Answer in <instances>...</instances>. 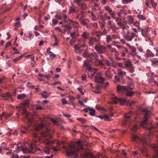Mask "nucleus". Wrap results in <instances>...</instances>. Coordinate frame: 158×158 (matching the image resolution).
I'll return each instance as SVG.
<instances>
[{"label":"nucleus","mask_w":158,"mask_h":158,"mask_svg":"<svg viewBox=\"0 0 158 158\" xmlns=\"http://www.w3.org/2000/svg\"><path fill=\"white\" fill-rule=\"evenodd\" d=\"M35 129L37 131H40L42 136V138H40L37 134L34 133L32 135L33 140L35 142H39L46 145L54 143V141L49 140V139L52 137V131H50L44 124L40 123L38 125L35 127Z\"/></svg>","instance_id":"obj_1"},{"label":"nucleus","mask_w":158,"mask_h":158,"mask_svg":"<svg viewBox=\"0 0 158 158\" xmlns=\"http://www.w3.org/2000/svg\"><path fill=\"white\" fill-rule=\"evenodd\" d=\"M141 111L144 115L143 119L141 122V126L149 131V135L155 134L158 138V123L156 126H154L152 123L148 120L151 114L150 111L146 109H143Z\"/></svg>","instance_id":"obj_2"},{"label":"nucleus","mask_w":158,"mask_h":158,"mask_svg":"<svg viewBox=\"0 0 158 158\" xmlns=\"http://www.w3.org/2000/svg\"><path fill=\"white\" fill-rule=\"evenodd\" d=\"M13 148V149L10 150V154L12 151H16L17 150L22 151L24 152H33L35 151H38L41 153L43 152L46 153H49L50 150V147L46 146L43 150L38 148L36 145L34 143H31L29 146V148L25 145V144L19 145L15 144L10 145V148Z\"/></svg>","instance_id":"obj_3"},{"label":"nucleus","mask_w":158,"mask_h":158,"mask_svg":"<svg viewBox=\"0 0 158 158\" xmlns=\"http://www.w3.org/2000/svg\"><path fill=\"white\" fill-rule=\"evenodd\" d=\"M64 149L68 156H71L74 158H78V153L80 150H83V147L80 144L76 146L73 144H70L68 147H64Z\"/></svg>","instance_id":"obj_4"},{"label":"nucleus","mask_w":158,"mask_h":158,"mask_svg":"<svg viewBox=\"0 0 158 158\" xmlns=\"http://www.w3.org/2000/svg\"><path fill=\"white\" fill-rule=\"evenodd\" d=\"M132 112H130L129 113L125 114L123 125H125L126 124L129 125L130 123L131 124L129 126L130 128L133 131H135L137 130L138 127L137 124H135L134 122H131V117L132 116Z\"/></svg>","instance_id":"obj_5"},{"label":"nucleus","mask_w":158,"mask_h":158,"mask_svg":"<svg viewBox=\"0 0 158 158\" xmlns=\"http://www.w3.org/2000/svg\"><path fill=\"white\" fill-rule=\"evenodd\" d=\"M90 56L94 58V60L95 61L93 63V64L95 66H98L99 65L104 66L105 64L109 67L111 66V64L106 59H99L98 56L96 53H94V54L91 55Z\"/></svg>","instance_id":"obj_6"},{"label":"nucleus","mask_w":158,"mask_h":158,"mask_svg":"<svg viewBox=\"0 0 158 158\" xmlns=\"http://www.w3.org/2000/svg\"><path fill=\"white\" fill-rule=\"evenodd\" d=\"M149 137V135H145L141 138L140 136L135 134L132 135L131 140L133 142H136L144 145L148 144V142L150 140V139H148Z\"/></svg>","instance_id":"obj_7"},{"label":"nucleus","mask_w":158,"mask_h":158,"mask_svg":"<svg viewBox=\"0 0 158 158\" xmlns=\"http://www.w3.org/2000/svg\"><path fill=\"white\" fill-rule=\"evenodd\" d=\"M117 89L118 93L124 94L127 96H131L134 94V92L132 91V88L129 87L118 85L117 86Z\"/></svg>","instance_id":"obj_8"},{"label":"nucleus","mask_w":158,"mask_h":158,"mask_svg":"<svg viewBox=\"0 0 158 158\" xmlns=\"http://www.w3.org/2000/svg\"><path fill=\"white\" fill-rule=\"evenodd\" d=\"M89 72L88 73V77L92 78L91 77L95 76L94 81L95 82L102 83L105 80V79L101 77L98 76L97 75V69H92L90 70H89Z\"/></svg>","instance_id":"obj_9"},{"label":"nucleus","mask_w":158,"mask_h":158,"mask_svg":"<svg viewBox=\"0 0 158 158\" xmlns=\"http://www.w3.org/2000/svg\"><path fill=\"white\" fill-rule=\"evenodd\" d=\"M87 45L85 43L83 42L81 44H77L74 45V51L77 54H80L83 51V48Z\"/></svg>","instance_id":"obj_10"},{"label":"nucleus","mask_w":158,"mask_h":158,"mask_svg":"<svg viewBox=\"0 0 158 158\" xmlns=\"http://www.w3.org/2000/svg\"><path fill=\"white\" fill-rule=\"evenodd\" d=\"M82 158H107L106 156L101 154H99L98 156H94L90 153L85 152L83 154H81Z\"/></svg>","instance_id":"obj_11"},{"label":"nucleus","mask_w":158,"mask_h":158,"mask_svg":"<svg viewBox=\"0 0 158 158\" xmlns=\"http://www.w3.org/2000/svg\"><path fill=\"white\" fill-rule=\"evenodd\" d=\"M130 32L129 30L123 34L125 39L129 41H131L135 37L137 36V35L135 32H131L130 35Z\"/></svg>","instance_id":"obj_12"},{"label":"nucleus","mask_w":158,"mask_h":158,"mask_svg":"<svg viewBox=\"0 0 158 158\" xmlns=\"http://www.w3.org/2000/svg\"><path fill=\"white\" fill-rule=\"evenodd\" d=\"M94 48L98 54L104 53L106 50L105 47L98 44L95 45Z\"/></svg>","instance_id":"obj_13"},{"label":"nucleus","mask_w":158,"mask_h":158,"mask_svg":"<svg viewBox=\"0 0 158 158\" xmlns=\"http://www.w3.org/2000/svg\"><path fill=\"white\" fill-rule=\"evenodd\" d=\"M112 103H117L119 102L121 105H123L127 102V100L124 98H118L117 97H114L112 98Z\"/></svg>","instance_id":"obj_14"},{"label":"nucleus","mask_w":158,"mask_h":158,"mask_svg":"<svg viewBox=\"0 0 158 158\" xmlns=\"http://www.w3.org/2000/svg\"><path fill=\"white\" fill-rule=\"evenodd\" d=\"M99 40L95 37H90L88 40L87 43L88 45L92 46L94 44H97L99 42Z\"/></svg>","instance_id":"obj_15"},{"label":"nucleus","mask_w":158,"mask_h":158,"mask_svg":"<svg viewBox=\"0 0 158 158\" xmlns=\"http://www.w3.org/2000/svg\"><path fill=\"white\" fill-rule=\"evenodd\" d=\"M87 49L88 48L87 47L86 49L84 50L83 49V51L84 52L83 53L82 56L85 58H87L88 57H89L90 58H91V61H93V60H94V58L93 57H91L90 56L92 54H94V53H91L90 54H89Z\"/></svg>","instance_id":"obj_16"},{"label":"nucleus","mask_w":158,"mask_h":158,"mask_svg":"<svg viewBox=\"0 0 158 158\" xmlns=\"http://www.w3.org/2000/svg\"><path fill=\"white\" fill-rule=\"evenodd\" d=\"M110 68H108L107 70L105 72V75L106 77L108 79H111L113 76V74L111 73L110 71Z\"/></svg>","instance_id":"obj_17"},{"label":"nucleus","mask_w":158,"mask_h":158,"mask_svg":"<svg viewBox=\"0 0 158 158\" xmlns=\"http://www.w3.org/2000/svg\"><path fill=\"white\" fill-rule=\"evenodd\" d=\"M81 36L83 38L82 41L83 42H85V43L86 40H88L90 37V34L85 31L82 32V34L81 35Z\"/></svg>","instance_id":"obj_18"},{"label":"nucleus","mask_w":158,"mask_h":158,"mask_svg":"<svg viewBox=\"0 0 158 158\" xmlns=\"http://www.w3.org/2000/svg\"><path fill=\"white\" fill-rule=\"evenodd\" d=\"M55 17L59 19H63L65 22H68L69 19L67 17V15H63L62 17L60 15H55Z\"/></svg>","instance_id":"obj_19"},{"label":"nucleus","mask_w":158,"mask_h":158,"mask_svg":"<svg viewBox=\"0 0 158 158\" xmlns=\"http://www.w3.org/2000/svg\"><path fill=\"white\" fill-rule=\"evenodd\" d=\"M108 28L109 29H111L114 31L118 29L116 27L115 25L113 23V22L111 21H109L108 22Z\"/></svg>","instance_id":"obj_20"},{"label":"nucleus","mask_w":158,"mask_h":158,"mask_svg":"<svg viewBox=\"0 0 158 158\" xmlns=\"http://www.w3.org/2000/svg\"><path fill=\"white\" fill-rule=\"evenodd\" d=\"M73 31L71 32L70 35L72 37L76 38V37L79 36L78 33V30L77 28H75L74 29Z\"/></svg>","instance_id":"obj_21"},{"label":"nucleus","mask_w":158,"mask_h":158,"mask_svg":"<svg viewBox=\"0 0 158 158\" xmlns=\"http://www.w3.org/2000/svg\"><path fill=\"white\" fill-rule=\"evenodd\" d=\"M120 52L121 54V56L122 57H124L126 56V54L128 53V50L126 48H121L120 50Z\"/></svg>","instance_id":"obj_22"},{"label":"nucleus","mask_w":158,"mask_h":158,"mask_svg":"<svg viewBox=\"0 0 158 158\" xmlns=\"http://www.w3.org/2000/svg\"><path fill=\"white\" fill-rule=\"evenodd\" d=\"M83 67L88 70H90L92 68L90 66V63L88 62V61H85L84 63Z\"/></svg>","instance_id":"obj_23"},{"label":"nucleus","mask_w":158,"mask_h":158,"mask_svg":"<svg viewBox=\"0 0 158 158\" xmlns=\"http://www.w3.org/2000/svg\"><path fill=\"white\" fill-rule=\"evenodd\" d=\"M109 84L108 82H106V84H101L98 85H97L96 88L98 89L103 87L104 89H106L108 86Z\"/></svg>","instance_id":"obj_24"},{"label":"nucleus","mask_w":158,"mask_h":158,"mask_svg":"<svg viewBox=\"0 0 158 158\" xmlns=\"http://www.w3.org/2000/svg\"><path fill=\"white\" fill-rule=\"evenodd\" d=\"M152 62L151 65L152 66H158V58H154L151 60Z\"/></svg>","instance_id":"obj_25"},{"label":"nucleus","mask_w":158,"mask_h":158,"mask_svg":"<svg viewBox=\"0 0 158 158\" xmlns=\"http://www.w3.org/2000/svg\"><path fill=\"white\" fill-rule=\"evenodd\" d=\"M153 148L154 150L155 155L154 156L155 158H158V146L153 145Z\"/></svg>","instance_id":"obj_26"},{"label":"nucleus","mask_w":158,"mask_h":158,"mask_svg":"<svg viewBox=\"0 0 158 158\" xmlns=\"http://www.w3.org/2000/svg\"><path fill=\"white\" fill-rule=\"evenodd\" d=\"M73 25L70 24H68L64 26L63 25L62 26V27H64L67 30L69 33L71 32V30L73 28Z\"/></svg>","instance_id":"obj_27"},{"label":"nucleus","mask_w":158,"mask_h":158,"mask_svg":"<svg viewBox=\"0 0 158 158\" xmlns=\"http://www.w3.org/2000/svg\"><path fill=\"white\" fill-rule=\"evenodd\" d=\"M40 94L43 98H46L49 96L50 93L46 91H43Z\"/></svg>","instance_id":"obj_28"},{"label":"nucleus","mask_w":158,"mask_h":158,"mask_svg":"<svg viewBox=\"0 0 158 158\" xmlns=\"http://www.w3.org/2000/svg\"><path fill=\"white\" fill-rule=\"evenodd\" d=\"M124 65L125 66L126 68H128L133 65V64L131 63L130 60H128L125 62Z\"/></svg>","instance_id":"obj_29"},{"label":"nucleus","mask_w":158,"mask_h":158,"mask_svg":"<svg viewBox=\"0 0 158 158\" xmlns=\"http://www.w3.org/2000/svg\"><path fill=\"white\" fill-rule=\"evenodd\" d=\"M141 31L142 35L145 38H148L149 40H150V38L149 37L148 34L143 29H141Z\"/></svg>","instance_id":"obj_30"},{"label":"nucleus","mask_w":158,"mask_h":158,"mask_svg":"<svg viewBox=\"0 0 158 158\" xmlns=\"http://www.w3.org/2000/svg\"><path fill=\"white\" fill-rule=\"evenodd\" d=\"M89 20L88 19H85L84 20L80 22L81 24L84 26H86L88 25Z\"/></svg>","instance_id":"obj_31"},{"label":"nucleus","mask_w":158,"mask_h":158,"mask_svg":"<svg viewBox=\"0 0 158 158\" xmlns=\"http://www.w3.org/2000/svg\"><path fill=\"white\" fill-rule=\"evenodd\" d=\"M146 55L150 57H153L155 56L154 54L149 49L147 50Z\"/></svg>","instance_id":"obj_32"},{"label":"nucleus","mask_w":158,"mask_h":158,"mask_svg":"<svg viewBox=\"0 0 158 158\" xmlns=\"http://www.w3.org/2000/svg\"><path fill=\"white\" fill-rule=\"evenodd\" d=\"M118 73L119 76L122 77L124 75L126 74V72H123L122 70L119 69L118 70Z\"/></svg>","instance_id":"obj_33"},{"label":"nucleus","mask_w":158,"mask_h":158,"mask_svg":"<svg viewBox=\"0 0 158 158\" xmlns=\"http://www.w3.org/2000/svg\"><path fill=\"white\" fill-rule=\"evenodd\" d=\"M90 109L89 110V114L92 116H94L95 115V110L93 108H91L90 107V108L89 109Z\"/></svg>","instance_id":"obj_34"},{"label":"nucleus","mask_w":158,"mask_h":158,"mask_svg":"<svg viewBox=\"0 0 158 158\" xmlns=\"http://www.w3.org/2000/svg\"><path fill=\"white\" fill-rule=\"evenodd\" d=\"M107 11L108 12L109 14L111 15L113 19H115V13L114 12H113V11L111 9L108 10Z\"/></svg>","instance_id":"obj_35"},{"label":"nucleus","mask_w":158,"mask_h":158,"mask_svg":"<svg viewBox=\"0 0 158 158\" xmlns=\"http://www.w3.org/2000/svg\"><path fill=\"white\" fill-rule=\"evenodd\" d=\"M26 96V94H19L17 96V98L19 99H22L25 98Z\"/></svg>","instance_id":"obj_36"},{"label":"nucleus","mask_w":158,"mask_h":158,"mask_svg":"<svg viewBox=\"0 0 158 158\" xmlns=\"http://www.w3.org/2000/svg\"><path fill=\"white\" fill-rule=\"evenodd\" d=\"M129 27L128 26H125L124 27H123L122 29L123 30V34L129 31Z\"/></svg>","instance_id":"obj_37"},{"label":"nucleus","mask_w":158,"mask_h":158,"mask_svg":"<svg viewBox=\"0 0 158 158\" xmlns=\"http://www.w3.org/2000/svg\"><path fill=\"white\" fill-rule=\"evenodd\" d=\"M128 20L130 24H131L133 23L134 19L132 16L130 15L128 16Z\"/></svg>","instance_id":"obj_38"},{"label":"nucleus","mask_w":158,"mask_h":158,"mask_svg":"<svg viewBox=\"0 0 158 158\" xmlns=\"http://www.w3.org/2000/svg\"><path fill=\"white\" fill-rule=\"evenodd\" d=\"M91 15L92 16V19L94 21H96L97 20V16L95 15L93 12L91 13Z\"/></svg>","instance_id":"obj_39"},{"label":"nucleus","mask_w":158,"mask_h":158,"mask_svg":"<svg viewBox=\"0 0 158 158\" xmlns=\"http://www.w3.org/2000/svg\"><path fill=\"white\" fill-rule=\"evenodd\" d=\"M129 69V72L130 73H133L135 71L134 67L133 65L127 68Z\"/></svg>","instance_id":"obj_40"},{"label":"nucleus","mask_w":158,"mask_h":158,"mask_svg":"<svg viewBox=\"0 0 158 158\" xmlns=\"http://www.w3.org/2000/svg\"><path fill=\"white\" fill-rule=\"evenodd\" d=\"M77 120L81 122L82 124H84L86 123V120L82 118H79L77 119Z\"/></svg>","instance_id":"obj_41"},{"label":"nucleus","mask_w":158,"mask_h":158,"mask_svg":"<svg viewBox=\"0 0 158 158\" xmlns=\"http://www.w3.org/2000/svg\"><path fill=\"white\" fill-rule=\"evenodd\" d=\"M112 38L111 35H106V41L107 42H109L112 40Z\"/></svg>","instance_id":"obj_42"},{"label":"nucleus","mask_w":158,"mask_h":158,"mask_svg":"<svg viewBox=\"0 0 158 158\" xmlns=\"http://www.w3.org/2000/svg\"><path fill=\"white\" fill-rule=\"evenodd\" d=\"M39 76L41 77H44L45 78H48L50 77V76L49 75H48L47 74H39Z\"/></svg>","instance_id":"obj_43"},{"label":"nucleus","mask_w":158,"mask_h":158,"mask_svg":"<svg viewBox=\"0 0 158 158\" xmlns=\"http://www.w3.org/2000/svg\"><path fill=\"white\" fill-rule=\"evenodd\" d=\"M23 57V55H21L17 57L13 60V61L16 63L17 61L19 60Z\"/></svg>","instance_id":"obj_44"},{"label":"nucleus","mask_w":158,"mask_h":158,"mask_svg":"<svg viewBox=\"0 0 158 158\" xmlns=\"http://www.w3.org/2000/svg\"><path fill=\"white\" fill-rule=\"evenodd\" d=\"M138 18L142 20H144L146 19L145 17L143 15H139L138 16Z\"/></svg>","instance_id":"obj_45"},{"label":"nucleus","mask_w":158,"mask_h":158,"mask_svg":"<svg viewBox=\"0 0 158 158\" xmlns=\"http://www.w3.org/2000/svg\"><path fill=\"white\" fill-rule=\"evenodd\" d=\"M69 14L73 13L76 12V10L75 9L72 7H70L69 9Z\"/></svg>","instance_id":"obj_46"},{"label":"nucleus","mask_w":158,"mask_h":158,"mask_svg":"<svg viewBox=\"0 0 158 158\" xmlns=\"http://www.w3.org/2000/svg\"><path fill=\"white\" fill-rule=\"evenodd\" d=\"M151 3L153 7H156L157 6V3L153 0H151Z\"/></svg>","instance_id":"obj_47"},{"label":"nucleus","mask_w":158,"mask_h":158,"mask_svg":"<svg viewBox=\"0 0 158 158\" xmlns=\"http://www.w3.org/2000/svg\"><path fill=\"white\" fill-rule=\"evenodd\" d=\"M76 42V40L74 39H72L70 40L69 41V44L70 45H73V44Z\"/></svg>","instance_id":"obj_48"},{"label":"nucleus","mask_w":158,"mask_h":158,"mask_svg":"<svg viewBox=\"0 0 158 158\" xmlns=\"http://www.w3.org/2000/svg\"><path fill=\"white\" fill-rule=\"evenodd\" d=\"M77 18L79 20L80 22L85 19L83 16H81L80 17L77 16Z\"/></svg>","instance_id":"obj_49"},{"label":"nucleus","mask_w":158,"mask_h":158,"mask_svg":"<svg viewBox=\"0 0 158 158\" xmlns=\"http://www.w3.org/2000/svg\"><path fill=\"white\" fill-rule=\"evenodd\" d=\"M108 114H105L104 115V118H105V121H107L109 120V118Z\"/></svg>","instance_id":"obj_50"},{"label":"nucleus","mask_w":158,"mask_h":158,"mask_svg":"<svg viewBox=\"0 0 158 158\" xmlns=\"http://www.w3.org/2000/svg\"><path fill=\"white\" fill-rule=\"evenodd\" d=\"M29 101L28 100H25L23 102V106H26L29 104Z\"/></svg>","instance_id":"obj_51"},{"label":"nucleus","mask_w":158,"mask_h":158,"mask_svg":"<svg viewBox=\"0 0 158 158\" xmlns=\"http://www.w3.org/2000/svg\"><path fill=\"white\" fill-rule=\"evenodd\" d=\"M131 50V52L133 53L135 52L136 51V49L133 46H132L130 48Z\"/></svg>","instance_id":"obj_52"},{"label":"nucleus","mask_w":158,"mask_h":158,"mask_svg":"<svg viewBox=\"0 0 158 158\" xmlns=\"http://www.w3.org/2000/svg\"><path fill=\"white\" fill-rule=\"evenodd\" d=\"M111 35L112 39L114 40H116L117 39H118L119 38V37L117 35Z\"/></svg>","instance_id":"obj_53"},{"label":"nucleus","mask_w":158,"mask_h":158,"mask_svg":"<svg viewBox=\"0 0 158 158\" xmlns=\"http://www.w3.org/2000/svg\"><path fill=\"white\" fill-rule=\"evenodd\" d=\"M133 0H122V2L124 4H126L130 2L133 1Z\"/></svg>","instance_id":"obj_54"},{"label":"nucleus","mask_w":158,"mask_h":158,"mask_svg":"<svg viewBox=\"0 0 158 158\" xmlns=\"http://www.w3.org/2000/svg\"><path fill=\"white\" fill-rule=\"evenodd\" d=\"M117 24L120 27L121 29H122L123 27L125 26L123 25V24L121 22H117Z\"/></svg>","instance_id":"obj_55"},{"label":"nucleus","mask_w":158,"mask_h":158,"mask_svg":"<svg viewBox=\"0 0 158 158\" xmlns=\"http://www.w3.org/2000/svg\"><path fill=\"white\" fill-rule=\"evenodd\" d=\"M52 22L53 24L56 25L58 23V20L55 19H53L52 20Z\"/></svg>","instance_id":"obj_56"},{"label":"nucleus","mask_w":158,"mask_h":158,"mask_svg":"<svg viewBox=\"0 0 158 158\" xmlns=\"http://www.w3.org/2000/svg\"><path fill=\"white\" fill-rule=\"evenodd\" d=\"M105 17L104 16L101 15V14H100V20L105 21Z\"/></svg>","instance_id":"obj_57"},{"label":"nucleus","mask_w":158,"mask_h":158,"mask_svg":"<svg viewBox=\"0 0 158 158\" xmlns=\"http://www.w3.org/2000/svg\"><path fill=\"white\" fill-rule=\"evenodd\" d=\"M78 90L80 92V93L82 95H84V92L82 91V89L80 87H78L77 88Z\"/></svg>","instance_id":"obj_58"},{"label":"nucleus","mask_w":158,"mask_h":158,"mask_svg":"<svg viewBox=\"0 0 158 158\" xmlns=\"http://www.w3.org/2000/svg\"><path fill=\"white\" fill-rule=\"evenodd\" d=\"M23 114L25 115L26 118L27 117V111L24 109L23 110Z\"/></svg>","instance_id":"obj_59"},{"label":"nucleus","mask_w":158,"mask_h":158,"mask_svg":"<svg viewBox=\"0 0 158 158\" xmlns=\"http://www.w3.org/2000/svg\"><path fill=\"white\" fill-rule=\"evenodd\" d=\"M51 121L55 125L57 123V121L55 119L52 118H51Z\"/></svg>","instance_id":"obj_60"},{"label":"nucleus","mask_w":158,"mask_h":158,"mask_svg":"<svg viewBox=\"0 0 158 158\" xmlns=\"http://www.w3.org/2000/svg\"><path fill=\"white\" fill-rule=\"evenodd\" d=\"M102 35L101 32L99 31V32H97L96 34V35L98 37H100Z\"/></svg>","instance_id":"obj_61"},{"label":"nucleus","mask_w":158,"mask_h":158,"mask_svg":"<svg viewBox=\"0 0 158 158\" xmlns=\"http://www.w3.org/2000/svg\"><path fill=\"white\" fill-rule=\"evenodd\" d=\"M49 56L50 57H52V58H54L56 57V55L53 53L52 52V53H50L49 54Z\"/></svg>","instance_id":"obj_62"},{"label":"nucleus","mask_w":158,"mask_h":158,"mask_svg":"<svg viewBox=\"0 0 158 158\" xmlns=\"http://www.w3.org/2000/svg\"><path fill=\"white\" fill-rule=\"evenodd\" d=\"M115 80L117 81H119L120 79L118 76L115 75L114 77Z\"/></svg>","instance_id":"obj_63"},{"label":"nucleus","mask_w":158,"mask_h":158,"mask_svg":"<svg viewBox=\"0 0 158 158\" xmlns=\"http://www.w3.org/2000/svg\"><path fill=\"white\" fill-rule=\"evenodd\" d=\"M133 25L137 27L139 26V23L138 22H136L134 23Z\"/></svg>","instance_id":"obj_64"}]
</instances>
